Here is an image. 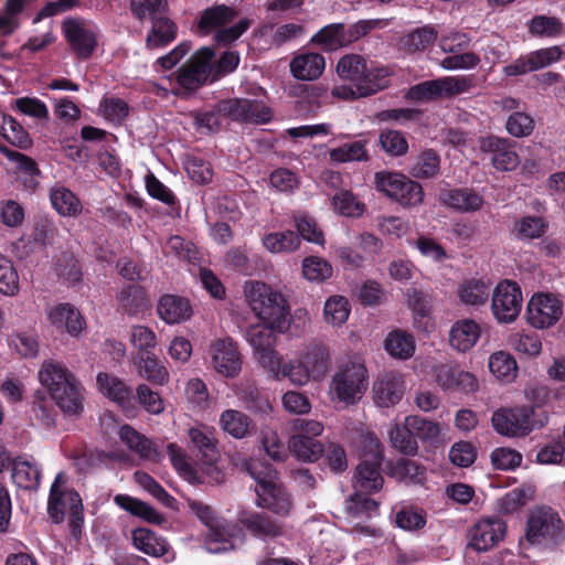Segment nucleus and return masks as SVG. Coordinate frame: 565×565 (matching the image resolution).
I'll return each instance as SVG.
<instances>
[{
    "label": "nucleus",
    "instance_id": "f257e3e1",
    "mask_svg": "<svg viewBox=\"0 0 565 565\" xmlns=\"http://www.w3.org/2000/svg\"><path fill=\"white\" fill-rule=\"evenodd\" d=\"M531 395L537 401L534 405L502 408L493 413L491 420L498 434L509 437L525 436L547 424L548 413L540 401V397L543 399L547 397L546 390L533 388Z\"/></svg>",
    "mask_w": 565,
    "mask_h": 565
},
{
    "label": "nucleus",
    "instance_id": "f03ea898",
    "mask_svg": "<svg viewBox=\"0 0 565 565\" xmlns=\"http://www.w3.org/2000/svg\"><path fill=\"white\" fill-rule=\"evenodd\" d=\"M39 377L64 413L77 415L83 412L82 385L66 366L54 361L44 362Z\"/></svg>",
    "mask_w": 565,
    "mask_h": 565
},
{
    "label": "nucleus",
    "instance_id": "7ed1b4c3",
    "mask_svg": "<svg viewBox=\"0 0 565 565\" xmlns=\"http://www.w3.org/2000/svg\"><path fill=\"white\" fill-rule=\"evenodd\" d=\"M245 294L253 312L264 322L284 332L289 327L290 311L285 297L262 281H249Z\"/></svg>",
    "mask_w": 565,
    "mask_h": 565
},
{
    "label": "nucleus",
    "instance_id": "20e7f679",
    "mask_svg": "<svg viewBox=\"0 0 565 565\" xmlns=\"http://www.w3.org/2000/svg\"><path fill=\"white\" fill-rule=\"evenodd\" d=\"M338 75L359 86L361 96H371L390 84V71L386 67H369L365 58L358 54H348L337 64Z\"/></svg>",
    "mask_w": 565,
    "mask_h": 565
},
{
    "label": "nucleus",
    "instance_id": "39448f33",
    "mask_svg": "<svg viewBox=\"0 0 565 565\" xmlns=\"http://www.w3.org/2000/svg\"><path fill=\"white\" fill-rule=\"evenodd\" d=\"M525 537L532 545L556 550L565 542L564 522L552 508H537L529 515Z\"/></svg>",
    "mask_w": 565,
    "mask_h": 565
},
{
    "label": "nucleus",
    "instance_id": "423d86ee",
    "mask_svg": "<svg viewBox=\"0 0 565 565\" xmlns=\"http://www.w3.org/2000/svg\"><path fill=\"white\" fill-rule=\"evenodd\" d=\"M374 186L377 192L403 207L418 206L424 200L422 184L401 172L387 170L376 172L374 174Z\"/></svg>",
    "mask_w": 565,
    "mask_h": 565
},
{
    "label": "nucleus",
    "instance_id": "0eeeda50",
    "mask_svg": "<svg viewBox=\"0 0 565 565\" xmlns=\"http://www.w3.org/2000/svg\"><path fill=\"white\" fill-rule=\"evenodd\" d=\"M476 87L473 75L445 76L411 86L405 98L409 102L429 103L441 97H454Z\"/></svg>",
    "mask_w": 565,
    "mask_h": 565
},
{
    "label": "nucleus",
    "instance_id": "6e6552de",
    "mask_svg": "<svg viewBox=\"0 0 565 565\" xmlns=\"http://www.w3.org/2000/svg\"><path fill=\"white\" fill-rule=\"evenodd\" d=\"M367 370L361 363H348L339 367L331 382V390L340 402L354 404L367 388Z\"/></svg>",
    "mask_w": 565,
    "mask_h": 565
},
{
    "label": "nucleus",
    "instance_id": "1a4fd4ad",
    "mask_svg": "<svg viewBox=\"0 0 565 565\" xmlns=\"http://www.w3.org/2000/svg\"><path fill=\"white\" fill-rule=\"evenodd\" d=\"M215 55L213 47L203 46L199 49L191 58L185 62L175 73V82L185 93H194L212 76V60Z\"/></svg>",
    "mask_w": 565,
    "mask_h": 565
},
{
    "label": "nucleus",
    "instance_id": "9d476101",
    "mask_svg": "<svg viewBox=\"0 0 565 565\" xmlns=\"http://www.w3.org/2000/svg\"><path fill=\"white\" fill-rule=\"evenodd\" d=\"M276 327L264 322L252 324L246 329L245 338L254 349L259 364L268 372L279 373V354L275 350Z\"/></svg>",
    "mask_w": 565,
    "mask_h": 565
},
{
    "label": "nucleus",
    "instance_id": "9b49d317",
    "mask_svg": "<svg viewBox=\"0 0 565 565\" xmlns=\"http://www.w3.org/2000/svg\"><path fill=\"white\" fill-rule=\"evenodd\" d=\"M563 315V302L551 292L534 294L526 307L527 322L536 329L554 326Z\"/></svg>",
    "mask_w": 565,
    "mask_h": 565
},
{
    "label": "nucleus",
    "instance_id": "f8f14e48",
    "mask_svg": "<svg viewBox=\"0 0 565 565\" xmlns=\"http://www.w3.org/2000/svg\"><path fill=\"white\" fill-rule=\"evenodd\" d=\"M522 291L518 282L503 280L494 288L492 296V313L499 322L514 321L521 312Z\"/></svg>",
    "mask_w": 565,
    "mask_h": 565
},
{
    "label": "nucleus",
    "instance_id": "ddd939ff",
    "mask_svg": "<svg viewBox=\"0 0 565 565\" xmlns=\"http://www.w3.org/2000/svg\"><path fill=\"white\" fill-rule=\"evenodd\" d=\"M62 31L76 58L86 61L92 57L98 45V38L95 31L87 28L83 21L74 18L63 21Z\"/></svg>",
    "mask_w": 565,
    "mask_h": 565
},
{
    "label": "nucleus",
    "instance_id": "4468645a",
    "mask_svg": "<svg viewBox=\"0 0 565 565\" xmlns=\"http://www.w3.org/2000/svg\"><path fill=\"white\" fill-rule=\"evenodd\" d=\"M237 525L247 535L264 542L281 536L284 533V524L264 511H241Z\"/></svg>",
    "mask_w": 565,
    "mask_h": 565
},
{
    "label": "nucleus",
    "instance_id": "2eb2a0df",
    "mask_svg": "<svg viewBox=\"0 0 565 565\" xmlns=\"http://www.w3.org/2000/svg\"><path fill=\"white\" fill-rule=\"evenodd\" d=\"M479 149L481 152L491 156V164L498 171H513L520 163L514 142L508 138L493 135L481 137Z\"/></svg>",
    "mask_w": 565,
    "mask_h": 565
},
{
    "label": "nucleus",
    "instance_id": "dca6fc26",
    "mask_svg": "<svg viewBox=\"0 0 565 565\" xmlns=\"http://www.w3.org/2000/svg\"><path fill=\"white\" fill-rule=\"evenodd\" d=\"M563 51L559 46H551L521 55L503 67L502 72L508 77L520 76L541 70L561 60Z\"/></svg>",
    "mask_w": 565,
    "mask_h": 565
},
{
    "label": "nucleus",
    "instance_id": "f3484780",
    "mask_svg": "<svg viewBox=\"0 0 565 565\" xmlns=\"http://www.w3.org/2000/svg\"><path fill=\"white\" fill-rule=\"evenodd\" d=\"M507 523L499 518L483 519L469 531V546L477 552H487L503 540Z\"/></svg>",
    "mask_w": 565,
    "mask_h": 565
},
{
    "label": "nucleus",
    "instance_id": "a211bd4d",
    "mask_svg": "<svg viewBox=\"0 0 565 565\" xmlns=\"http://www.w3.org/2000/svg\"><path fill=\"white\" fill-rule=\"evenodd\" d=\"M436 381L438 385L450 393H475L478 390L477 377L461 370L458 365L441 364L436 369Z\"/></svg>",
    "mask_w": 565,
    "mask_h": 565
},
{
    "label": "nucleus",
    "instance_id": "6ab92c4d",
    "mask_svg": "<svg viewBox=\"0 0 565 565\" xmlns=\"http://www.w3.org/2000/svg\"><path fill=\"white\" fill-rule=\"evenodd\" d=\"M212 365L217 373L226 377H234L241 372V353L232 339H220L213 344Z\"/></svg>",
    "mask_w": 565,
    "mask_h": 565
},
{
    "label": "nucleus",
    "instance_id": "aec40b11",
    "mask_svg": "<svg viewBox=\"0 0 565 565\" xmlns=\"http://www.w3.org/2000/svg\"><path fill=\"white\" fill-rule=\"evenodd\" d=\"M257 505L278 515L285 516L290 512L291 500L286 490L273 480L258 479L256 484Z\"/></svg>",
    "mask_w": 565,
    "mask_h": 565
},
{
    "label": "nucleus",
    "instance_id": "412c9836",
    "mask_svg": "<svg viewBox=\"0 0 565 565\" xmlns=\"http://www.w3.org/2000/svg\"><path fill=\"white\" fill-rule=\"evenodd\" d=\"M405 392L404 380L393 371L380 374L375 380L372 394L379 407H391L399 403Z\"/></svg>",
    "mask_w": 565,
    "mask_h": 565
},
{
    "label": "nucleus",
    "instance_id": "4be33fe9",
    "mask_svg": "<svg viewBox=\"0 0 565 565\" xmlns=\"http://www.w3.org/2000/svg\"><path fill=\"white\" fill-rule=\"evenodd\" d=\"M238 17V11L234 7L214 4L204 9L195 24V32L200 36H206L215 33L223 26L230 25Z\"/></svg>",
    "mask_w": 565,
    "mask_h": 565
},
{
    "label": "nucleus",
    "instance_id": "5701e85b",
    "mask_svg": "<svg viewBox=\"0 0 565 565\" xmlns=\"http://www.w3.org/2000/svg\"><path fill=\"white\" fill-rule=\"evenodd\" d=\"M96 382L103 395L117 403L127 414L135 409L132 390L122 380L100 372L97 374Z\"/></svg>",
    "mask_w": 565,
    "mask_h": 565
},
{
    "label": "nucleus",
    "instance_id": "b1692460",
    "mask_svg": "<svg viewBox=\"0 0 565 565\" xmlns=\"http://www.w3.org/2000/svg\"><path fill=\"white\" fill-rule=\"evenodd\" d=\"M190 448L196 451L202 461H217L220 451L214 429L206 425H198L188 430Z\"/></svg>",
    "mask_w": 565,
    "mask_h": 565
},
{
    "label": "nucleus",
    "instance_id": "393cba45",
    "mask_svg": "<svg viewBox=\"0 0 565 565\" xmlns=\"http://www.w3.org/2000/svg\"><path fill=\"white\" fill-rule=\"evenodd\" d=\"M157 312L166 323L175 324L189 320L193 311L189 299L166 294L158 301Z\"/></svg>",
    "mask_w": 565,
    "mask_h": 565
},
{
    "label": "nucleus",
    "instance_id": "a878e982",
    "mask_svg": "<svg viewBox=\"0 0 565 565\" xmlns=\"http://www.w3.org/2000/svg\"><path fill=\"white\" fill-rule=\"evenodd\" d=\"M236 395L245 408L255 415L268 416L273 411L268 394L260 390L253 381L242 382L237 386Z\"/></svg>",
    "mask_w": 565,
    "mask_h": 565
},
{
    "label": "nucleus",
    "instance_id": "bb28decb",
    "mask_svg": "<svg viewBox=\"0 0 565 565\" xmlns=\"http://www.w3.org/2000/svg\"><path fill=\"white\" fill-rule=\"evenodd\" d=\"M120 440L140 458L159 461L161 454L157 446L145 435L137 431L132 426L125 424L119 428Z\"/></svg>",
    "mask_w": 565,
    "mask_h": 565
},
{
    "label": "nucleus",
    "instance_id": "cd10ccee",
    "mask_svg": "<svg viewBox=\"0 0 565 565\" xmlns=\"http://www.w3.org/2000/svg\"><path fill=\"white\" fill-rule=\"evenodd\" d=\"M481 335V327L472 319L457 320L449 332L450 345L459 352L470 351Z\"/></svg>",
    "mask_w": 565,
    "mask_h": 565
},
{
    "label": "nucleus",
    "instance_id": "c85d7f7f",
    "mask_svg": "<svg viewBox=\"0 0 565 565\" xmlns=\"http://www.w3.org/2000/svg\"><path fill=\"white\" fill-rule=\"evenodd\" d=\"M383 460L363 459L355 469L354 489L365 492H377L382 489L384 479L381 475Z\"/></svg>",
    "mask_w": 565,
    "mask_h": 565
},
{
    "label": "nucleus",
    "instance_id": "c756f323",
    "mask_svg": "<svg viewBox=\"0 0 565 565\" xmlns=\"http://www.w3.org/2000/svg\"><path fill=\"white\" fill-rule=\"evenodd\" d=\"M178 35V25L167 14L151 22L147 33L145 46L147 50H157L168 46Z\"/></svg>",
    "mask_w": 565,
    "mask_h": 565
},
{
    "label": "nucleus",
    "instance_id": "7c9ffc66",
    "mask_svg": "<svg viewBox=\"0 0 565 565\" xmlns=\"http://www.w3.org/2000/svg\"><path fill=\"white\" fill-rule=\"evenodd\" d=\"M326 67V60L319 53H303L295 56L290 62L291 75L300 81L318 78Z\"/></svg>",
    "mask_w": 565,
    "mask_h": 565
},
{
    "label": "nucleus",
    "instance_id": "2f4dec72",
    "mask_svg": "<svg viewBox=\"0 0 565 565\" xmlns=\"http://www.w3.org/2000/svg\"><path fill=\"white\" fill-rule=\"evenodd\" d=\"M548 230V222L537 215H524L516 218L510 230L511 236L520 242L542 238Z\"/></svg>",
    "mask_w": 565,
    "mask_h": 565
},
{
    "label": "nucleus",
    "instance_id": "473e14b6",
    "mask_svg": "<svg viewBox=\"0 0 565 565\" xmlns=\"http://www.w3.org/2000/svg\"><path fill=\"white\" fill-rule=\"evenodd\" d=\"M443 195L446 205L462 213L477 212L484 203L483 198L469 188L451 189Z\"/></svg>",
    "mask_w": 565,
    "mask_h": 565
},
{
    "label": "nucleus",
    "instance_id": "72a5a7b5",
    "mask_svg": "<svg viewBox=\"0 0 565 565\" xmlns=\"http://www.w3.org/2000/svg\"><path fill=\"white\" fill-rule=\"evenodd\" d=\"M114 502L120 509L148 523L159 525L166 521L164 516L150 504L129 494H117Z\"/></svg>",
    "mask_w": 565,
    "mask_h": 565
},
{
    "label": "nucleus",
    "instance_id": "f704fd0d",
    "mask_svg": "<svg viewBox=\"0 0 565 565\" xmlns=\"http://www.w3.org/2000/svg\"><path fill=\"white\" fill-rule=\"evenodd\" d=\"M119 310L128 316H137L148 309L146 290L139 285H127L117 295Z\"/></svg>",
    "mask_w": 565,
    "mask_h": 565
},
{
    "label": "nucleus",
    "instance_id": "c9c22d12",
    "mask_svg": "<svg viewBox=\"0 0 565 565\" xmlns=\"http://www.w3.org/2000/svg\"><path fill=\"white\" fill-rule=\"evenodd\" d=\"M131 536L134 546L151 557H161L168 553L167 541L150 529H135Z\"/></svg>",
    "mask_w": 565,
    "mask_h": 565
},
{
    "label": "nucleus",
    "instance_id": "e433bc0d",
    "mask_svg": "<svg viewBox=\"0 0 565 565\" xmlns=\"http://www.w3.org/2000/svg\"><path fill=\"white\" fill-rule=\"evenodd\" d=\"M288 448L299 460L309 462L319 460L324 452V447L319 440L305 434H294Z\"/></svg>",
    "mask_w": 565,
    "mask_h": 565
},
{
    "label": "nucleus",
    "instance_id": "4c0bfd02",
    "mask_svg": "<svg viewBox=\"0 0 565 565\" xmlns=\"http://www.w3.org/2000/svg\"><path fill=\"white\" fill-rule=\"evenodd\" d=\"M311 43L319 45L324 51H335L348 46L347 25L331 23L320 29L312 38Z\"/></svg>",
    "mask_w": 565,
    "mask_h": 565
},
{
    "label": "nucleus",
    "instance_id": "58836bf2",
    "mask_svg": "<svg viewBox=\"0 0 565 565\" xmlns=\"http://www.w3.org/2000/svg\"><path fill=\"white\" fill-rule=\"evenodd\" d=\"M220 424L223 430L236 439H243L254 429L253 420L243 412L226 409L221 414Z\"/></svg>",
    "mask_w": 565,
    "mask_h": 565
},
{
    "label": "nucleus",
    "instance_id": "ea45409f",
    "mask_svg": "<svg viewBox=\"0 0 565 565\" xmlns=\"http://www.w3.org/2000/svg\"><path fill=\"white\" fill-rule=\"evenodd\" d=\"M440 156L434 149H423L409 167V173L416 179H433L440 173Z\"/></svg>",
    "mask_w": 565,
    "mask_h": 565
},
{
    "label": "nucleus",
    "instance_id": "a19ab883",
    "mask_svg": "<svg viewBox=\"0 0 565 565\" xmlns=\"http://www.w3.org/2000/svg\"><path fill=\"white\" fill-rule=\"evenodd\" d=\"M65 482V476L63 472L56 475L49 494L47 501V513L53 523L60 524L65 519V509L68 505V491H63L60 487L61 483Z\"/></svg>",
    "mask_w": 565,
    "mask_h": 565
},
{
    "label": "nucleus",
    "instance_id": "79ce46f5",
    "mask_svg": "<svg viewBox=\"0 0 565 565\" xmlns=\"http://www.w3.org/2000/svg\"><path fill=\"white\" fill-rule=\"evenodd\" d=\"M50 200L54 210L62 216L76 217L82 213L79 199L65 186L51 189Z\"/></svg>",
    "mask_w": 565,
    "mask_h": 565
},
{
    "label": "nucleus",
    "instance_id": "37998d69",
    "mask_svg": "<svg viewBox=\"0 0 565 565\" xmlns=\"http://www.w3.org/2000/svg\"><path fill=\"white\" fill-rule=\"evenodd\" d=\"M10 468L14 484L25 490L38 489L41 481V470L36 465L26 460L12 459Z\"/></svg>",
    "mask_w": 565,
    "mask_h": 565
},
{
    "label": "nucleus",
    "instance_id": "c03bdc74",
    "mask_svg": "<svg viewBox=\"0 0 565 565\" xmlns=\"http://www.w3.org/2000/svg\"><path fill=\"white\" fill-rule=\"evenodd\" d=\"M136 359L141 377L156 385H163L168 382L169 373L153 352L137 354Z\"/></svg>",
    "mask_w": 565,
    "mask_h": 565
},
{
    "label": "nucleus",
    "instance_id": "a18cd8bd",
    "mask_svg": "<svg viewBox=\"0 0 565 565\" xmlns=\"http://www.w3.org/2000/svg\"><path fill=\"white\" fill-rule=\"evenodd\" d=\"M0 135L12 146L23 150L31 148L33 145L30 134L11 115H1Z\"/></svg>",
    "mask_w": 565,
    "mask_h": 565
},
{
    "label": "nucleus",
    "instance_id": "49530a36",
    "mask_svg": "<svg viewBox=\"0 0 565 565\" xmlns=\"http://www.w3.org/2000/svg\"><path fill=\"white\" fill-rule=\"evenodd\" d=\"M408 306L414 315V326L417 329L427 330L430 320V298L424 291L409 288L407 290Z\"/></svg>",
    "mask_w": 565,
    "mask_h": 565
},
{
    "label": "nucleus",
    "instance_id": "de8ad7c7",
    "mask_svg": "<svg viewBox=\"0 0 565 565\" xmlns=\"http://www.w3.org/2000/svg\"><path fill=\"white\" fill-rule=\"evenodd\" d=\"M437 39V31L430 25L415 29L401 39V47L406 53L414 54L428 49Z\"/></svg>",
    "mask_w": 565,
    "mask_h": 565
},
{
    "label": "nucleus",
    "instance_id": "09e8293b",
    "mask_svg": "<svg viewBox=\"0 0 565 565\" xmlns=\"http://www.w3.org/2000/svg\"><path fill=\"white\" fill-rule=\"evenodd\" d=\"M233 527L225 520H217L212 526H209L206 534V548L211 553H221L233 547L231 537Z\"/></svg>",
    "mask_w": 565,
    "mask_h": 565
},
{
    "label": "nucleus",
    "instance_id": "8fccbe9b",
    "mask_svg": "<svg viewBox=\"0 0 565 565\" xmlns=\"http://www.w3.org/2000/svg\"><path fill=\"white\" fill-rule=\"evenodd\" d=\"M366 145L367 141L364 139L343 143L330 150V159L331 161L338 163H347L353 161L366 162L370 160Z\"/></svg>",
    "mask_w": 565,
    "mask_h": 565
},
{
    "label": "nucleus",
    "instance_id": "3c124183",
    "mask_svg": "<svg viewBox=\"0 0 565 565\" xmlns=\"http://www.w3.org/2000/svg\"><path fill=\"white\" fill-rule=\"evenodd\" d=\"M384 348L390 355L406 360L415 352V340L412 334L395 330L386 337Z\"/></svg>",
    "mask_w": 565,
    "mask_h": 565
},
{
    "label": "nucleus",
    "instance_id": "603ef678",
    "mask_svg": "<svg viewBox=\"0 0 565 565\" xmlns=\"http://www.w3.org/2000/svg\"><path fill=\"white\" fill-rule=\"evenodd\" d=\"M332 206L340 215L353 218L361 217L366 211L365 203L350 190L337 192L332 198Z\"/></svg>",
    "mask_w": 565,
    "mask_h": 565
},
{
    "label": "nucleus",
    "instance_id": "864d4df0",
    "mask_svg": "<svg viewBox=\"0 0 565 565\" xmlns=\"http://www.w3.org/2000/svg\"><path fill=\"white\" fill-rule=\"evenodd\" d=\"M301 361L316 380L326 375L331 363L329 350L322 344L310 347Z\"/></svg>",
    "mask_w": 565,
    "mask_h": 565
},
{
    "label": "nucleus",
    "instance_id": "5fc2aeb1",
    "mask_svg": "<svg viewBox=\"0 0 565 565\" xmlns=\"http://www.w3.org/2000/svg\"><path fill=\"white\" fill-rule=\"evenodd\" d=\"M406 426L413 431L415 440L418 443L434 444L437 441L440 428L438 423L429 420L418 415H409L405 417Z\"/></svg>",
    "mask_w": 565,
    "mask_h": 565
},
{
    "label": "nucleus",
    "instance_id": "6e6d98bb",
    "mask_svg": "<svg viewBox=\"0 0 565 565\" xmlns=\"http://www.w3.org/2000/svg\"><path fill=\"white\" fill-rule=\"evenodd\" d=\"M391 446L405 456H415L418 451V444L415 440L413 431L406 426L405 420L402 424H395L388 431Z\"/></svg>",
    "mask_w": 565,
    "mask_h": 565
},
{
    "label": "nucleus",
    "instance_id": "4d7b16f0",
    "mask_svg": "<svg viewBox=\"0 0 565 565\" xmlns=\"http://www.w3.org/2000/svg\"><path fill=\"white\" fill-rule=\"evenodd\" d=\"M53 401L52 396L47 397L45 393L40 391L33 395L31 417L44 427L54 425L57 412L55 409L56 402L54 403Z\"/></svg>",
    "mask_w": 565,
    "mask_h": 565
},
{
    "label": "nucleus",
    "instance_id": "13d9d810",
    "mask_svg": "<svg viewBox=\"0 0 565 565\" xmlns=\"http://www.w3.org/2000/svg\"><path fill=\"white\" fill-rule=\"evenodd\" d=\"M489 285L481 279L466 280L458 291L460 301L469 306H480L486 303L489 299Z\"/></svg>",
    "mask_w": 565,
    "mask_h": 565
},
{
    "label": "nucleus",
    "instance_id": "bf43d9fd",
    "mask_svg": "<svg viewBox=\"0 0 565 565\" xmlns=\"http://www.w3.org/2000/svg\"><path fill=\"white\" fill-rule=\"evenodd\" d=\"M167 0H130L131 14L143 22L149 19L151 22L167 14Z\"/></svg>",
    "mask_w": 565,
    "mask_h": 565
},
{
    "label": "nucleus",
    "instance_id": "052dcab7",
    "mask_svg": "<svg viewBox=\"0 0 565 565\" xmlns=\"http://www.w3.org/2000/svg\"><path fill=\"white\" fill-rule=\"evenodd\" d=\"M391 473L401 481L413 483H423L426 479V468L408 458L397 459L391 468Z\"/></svg>",
    "mask_w": 565,
    "mask_h": 565
},
{
    "label": "nucleus",
    "instance_id": "680f3d73",
    "mask_svg": "<svg viewBox=\"0 0 565 565\" xmlns=\"http://www.w3.org/2000/svg\"><path fill=\"white\" fill-rule=\"evenodd\" d=\"M263 244L271 253L294 252L299 247L300 238L296 232L287 230L267 234Z\"/></svg>",
    "mask_w": 565,
    "mask_h": 565
},
{
    "label": "nucleus",
    "instance_id": "e2e57ef3",
    "mask_svg": "<svg viewBox=\"0 0 565 565\" xmlns=\"http://www.w3.org/2000/svg\"><path fill=\"white\" fill-rule=\"evenodd\" d=\"M489 369L495 377L507 382L512 381L518 372L516 361L504 351L495 352L490 356Z\"/></svg>",
    "mask_w": 565,
    "mask_h": 565
},
{
    "label": "nucleus",
    "instance_id": "0e129e2a",
    "mask_svg": "<svg viewBox=\"0 0 565 565\" xmlns=\"http://www.w3.org/2000/svg\"><path fill=\"white\" fill-rule=\"evenodd\" d=\"M379 143L390 157H402L408 151V141L399 130L384 129L380 132Z\"/></svg>",
    "mask_w": 565,
    "mask_h": 565
},
{
    "label": "nucleus",
    "instance_id": "69168bd1",
    "mask_svg": "<svg viewBox=\"0 0 565 565\" xmlns=\"http://www.w3.org/2000/svg\"><path fill=\"white\" fill-rule=\"evenodd\" d=\"M302 274L309 281L323 282L333 274L331 264L319 256H308L302 260Z\"/></svg>",
    "mask_w": 565,
    "mask_h": 565
},
{
    "label": "nucleus",
    "instance_id": "338daca9",
    "mask_svg": "<svg viewBox=\"0 0 565 565\" xmlns=\"http://www.w3.org/2000/svg\"><path fill=\"white\" fill-rule=\"evenodd\" d=\"M183 166L193 182L198 184H207L212 181L213 169L211 163L205 159L195 154H186Z\"/></svg>",
    "mask_w": 565,
    "mask_h": 565
},
{
    "label": "nucleus",
    "instance_id": "774afa93",
    "mask_svg": "<svg viewBox=\"0 0 565 565\" xmlns=\"http://www.w3.org/2000/svg\"><path fill=\"white\" fill-rule=\"evenodd\" d=\"M350 315L349 301L342 296L329 298L323 308V316L328 323L340 326L344 323Z\"/></svg>",
    "mask_w": 565,
    "mask_h": 565
}]
</instances>
